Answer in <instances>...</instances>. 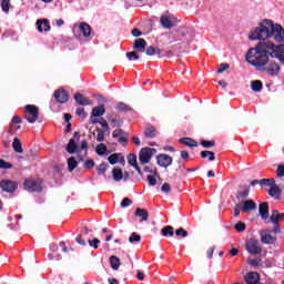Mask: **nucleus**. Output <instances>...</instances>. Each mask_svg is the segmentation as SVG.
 <instances>
[{"label": "nucleus", "mask_w": 284, "mask_h": 284, "mask_svg": "<svg viewBox=\"0 0 284 284\" xmlns=\"http://www.w3.org/2000/svg\"><path fill=\"white\" fill-rule=\"evenodd\" d=\"M161 191L164 192V194H170L172 192V186L170 183H164L161 187Z\"/></svg>", "instance_id": "nucleus-55"}, {"label": "nucleus", "mask_w": 284, "mask_h": 284, "mask_svg": "<svg viewBox=\"0 0 284 284\" xmlns=\"http://www.w3.org/2000/svg\"><path fill=\"white\" fill-rule=\"evenodd\" d=\"M79 30L85 38L90 37V34H92V27H90V24H88V22H80Z\"/></svg>", "instance_id": "nucleus-21"}, {"label": "nucleus", "mask_w": 284, "mask_h": 284, "mask_svg": "<svg viewBox=\"0 0 284 284\" xmlns=\"http://www.w3.org/2000/svg\"><path fill=\"white\" fill-rule=\"evenodd\" d=\"M108 161L111 165H116L119 163V154L113 153L108 158Z\"/></svg>", "instance_id": "nucleus-48"}, {"label": "nucleus", "mask_w": 284, "mask_h": 284, "mask_svg": "<svg viewBox=\"0 0 284 284\" xmlns=\"http://www.w3.org/2000/svg\"><path fill=\"white\" fill-rule=\"evenodd\" d=\"M103 114H105V105L104 104L93 108L92 112H91V118L92 116H103Z\"/></svg>", "instance_id": "nucleus-30"}, {"label": "nucleus", "mask_w": 284, "mask_h": 284, "mask_svg": "<svg viewBox=\"0 0 284 284\" xmlns=\"http://www.w3.org/2000/svg\"><path fill=\"white\" fill-rule=\"evenodd\" d=\"M200 156L202 159H209V161H216V156H215L214 152H212V151H202L200 153Z\"/></svg>", "instance_id": "nucleus-37"}, {"label": "nucleus", "mask_w": 284, "mask_h": 284, "mask_svg": "<svg viewBox=\"0 0 284 284\" xmlns=\"http://www.w3.org/2000/svg\"><path fill=\"white\" fill-rule=\"evenodd\" d=\"M173 159L172 156L168 155V154H159L156 155V163L160 168H170V165H172Z\"/></svg>", "instance_id": "nucleus-12"}, {"label": "nucleus", "mask_w": 284, "mask_h": 284, "mask_svg": "<svg viewBox=\"0 0 284 284\" xmlns=\"http://www.w3.org/2000/svg\"><path fill=\"white\" fill-rule=\"evenodd\" d=\"M131 34L132 37H135V38H139V37H143V32L136 28H134L132 31H131Z\"/></svg>", "instance_id": "nucleus-64"}, {"label": "nucleus", "mask_w": 284, "mask_h": 284, "mask_svg": "<svg viewBox=\"0 0 284 284\" xmlns=\"http://www.w3.org/2000/svg\"><path fill=\"white\" fill-rule=\"evenodd\" d=\"M67 163L69 172H74V170H77L79 165V162L77 161V159H74V156L69 158Z\"/></svg>", "instance_id": "nucleus-33"}, {"label": "nucleus", "mask_w": 284, "mask_h": 284, "mask_svg": "<svg viewBox=\"0 0 284 284\" xmlns=\"http://www.w3.org/2000/svg\"><path fill=\"white\" fill-rule=\"evenodd\" d=\"M139 241H141V235H139L136 232H133L129 237L130 243H139Z\"/></svg>", "instance_id": "nucleus-50"}, {"label": "nucleus", "mask_w": 284, "mask_h": 284, "mask_svg": "<svg viewBox=\"0 0 284 284\" xmlns=\"http://www.w3.org/2000/svg\"><path fill=\"white\" fill-rule=\"evenodd\" d=\"M83 168H84L85 170H92V168H94V160H87V161L84 162Z\"/></svg>", "instance_id": "nucleus-61"}, {"label": "nucleus", "mask_w": 284, "mask_h": 284, "mask_svg": "<svg viewBox=\"0 0 284 284\" xmlns=\"http://www.w3.org/2000/svg\"><path fill=\"white\" fill-rule=\"evenodd\" d=\"M37 26L38 32H50V21H48L47 19L38 20Z\"/></svg>", "instance_id": "nucleus-20"}, {"label": "nucleus", "mask_w": 284, "mask_h": 284, "mask_svg": "<svg viewBox=\"0 0 284 284\" xmlns=\"http://www.w3.org/2000/svg\"><path fill=\"white\" fill-rule=\"evenodd\" d=\"M88 243H89L90 247H93V250H99V243H101V240L95 237V239H93V241L88 240Z\"/></svg>", "instance_id": "nucleus-49"}, {"label": "nucleus", "mask_w": 284, "mask_h": 284, "mask_svg": "<svg viewBox=\"0 0 284 284\" xmlns=\"http://www.w3.org/2000/svg\"><path fill=\"white\" fill-rule=\"evenodd\" d=\"M24 119L28 123H37L39 121V108L34 104H27L24 106Z\"/></svg>", "instance_id": "nucleus-2"}, {"label": "nucleus", "mask_w": 284, "mask_h": 284, "mask_svg": "<svg viewBox=\"0 0 284 284\" xmlns=\"http://www.w3.org/2000/svg\"><path fill=\"white\" fill-rule=\"evenodd\" d=\"M171 45L169 47V50H164V54L162 57H168L170 59L173 54H176V52H181L183 49V44L179 42V40L171 41Z\"/></svg>", "instance_id": "nucleus-9"}, {"label": "nucleus", "mask_w": 284, "mask_h": 284, "mask_svg": "<svg viewBox=\"0 0 284 284\" xmlns=\"http://www.w3.org/2000/svg\"><path fill=\"white\" fill-rule=\"evenodd\" d=\"M65 150L69 154H74V152L79 150V144H77V140H74V138H71L69 140V143L67 144Z\"/></svg>", "instance_id": "nucleus-27"}, {"label": "nucleus", "mask_w": 284, "mask_h": 284, "mask_svg": "<svg viewBox=\"0 0 284 284\" xmlns=\"http://www.w3.org/2000/svg\"><path fill=\"white\" fill-rule=\"evenodd\" d=\"M112 176L114 181L119 182L123 180V171L121 169L115 168L112 170Z\"/></svg>", "instance_id": "nucleus-39"}, {"label": "nucleus", "mask_w": 284, "mask_h": 284, "mask_svg": "<svg viewBox=\"0 0 284 284\" xmlns=\"http://www.w3.org/2000/svg\"><path fill=\"white\" fill-rule=\"evenodd\" d=\"M109 261H110V265H111L112 270L116 271V270H119V267H121V260L119 257H116L115 255H111Z\"/></svg>", "instance_id": "nucleus-31"}, {"label": "nucleus", "mask_w": 284, "mask_h": 284, "mask_svg": "<svg viewBox=\"0 0 284 284\" xmlns=\"http://www.w3.org/2000/svg\"><path fill=\"white\" fill-rule=\"evenodd\" d=\"M250 196V186H245L244 191L239 192L236 194V199L241 200V199H247Z\"/></svg>", "instance_id": "nucleus-43"}, {"label": "nucleus", "mask_w": 284, "mask_h": 284, "mask_svg": "<svg viewBox=\"0 0 284 284\" xmlns=\"http://www.w3.org/2000/svg\"><path fill=\"white\" fill-rule=\"evenodd\" d=\"M201 145L204 148H214V145H216V142L214 140H202L201 141Z\"/></svg>", "instance_id": "nucleus-47"}, {"label": "nucleus", "mask_w": 284, "mask_h": 284, "mask_svg": "<svg viewBox=\"0 0 284 284\" xmlns=\"http://www.w3.org/2000/svg\"><path fill=\"white\" fill-rule=\"evenodd\" d=\"M24 190L28 192H42L43 191V181L41 180H26Z\"/></svg>", "instance_id": "nucleus-4"}, {"label": "nucleus", "mask_w": 284, "mask_h": 284, "mask_svg": "<svg viewBox=\"0 0 284 284\" xmlns=\"http://www.w3.org/2000/svg\"><path fill=\"white\" fill-rule=\"evenodd\" d=\"M276 175L278 176V179H283L284 176V165L280 164L276 169Z\"/></svg>", "instance_id": "nucleus-59"}, {"label": "nucleus", "mask_w": 284, "mask_h": 284, "mask_svg": "<svg viewBox=\"0 0 284 284\" xmlns=\"http://www.w3.org/2000/svg\"><path fill=\"white\" fill-rule=\"evenodd\" d=\"M242 212H254V210H256V202L253 200H247L244 202L243 206H242Z\"/></svg>", "instance_id": "nucleus-23"}, {"label": "nucleus", "mask_w": 284, "mask_h": 284, "mask_svg": "<svg viewBox=\"0 0 284 284\" xmlns=\"http://www.w3.org/2000/svg\"><path fill=\"white\" fill-rule=\"evenodd\" d=\"M180 143H182V145H186L187 148H199V142L192 138H182L180 139Z\"/></svg>", "instance_id": "nucleus-28"}, {"label": "nucleus", "mask_w": 284, "mask_h": 284, "mask_svg": "<svg viewBox=\"0 0 284 284\" xmlns=\"http://www.w3.org/2000/svg\"><path fill=\"white\" fill-rule=\"evenodd\" d=\"M175 236H179L180 239H187V236H190V233L185 229L180 227L175 230Z\"/></svg>", "instance_id": "nucleus-41"}, {"label": "nucleus", "mask_w": 284, "mask_h": 284, "mask_svg": "<svg viewBox=\"0 0 284 284\" xmlns=\"http://www.w3.org/2000/svg\"><path fill=\"white\" fill-rule=\"evenodd\" d=\"M135 216H139L140 223H143L144 221H148L150 219V213H148V210L138 207L135 210Z\"/></svg>", "instance_id": "nucleus-25"}, {"label": "nucleus", "mask_w": 284, "mask_h": 284, "mask_svg": "<svg viewBox=\"0 0 284 284\" xmlns=\"http://www.w3.org/2000/svg\"><path fill=\"white\" fill-rule=\"evenodd\" d=\"M126 58L129 59V61H132V59L134 61H139V59H141V55H139L136 51H131V52H126Z\"/></svg>", "instance_id": "nucleus-45"}, {"label": "nucleus", "mask_w": 284, "mask_h": 284, "mask_svg": "<svg viewBox=\"0 0 284 284\" xmlns=\"http://www.w3.org/2000/svg\"><path fill=\"white\" fill-rule=\"evenodd\" d=\"M75 242L78 243V245H82V246H85V245H87L85 240H83V235H78V236L75 237Z\"/></svg>", "instance_id": "nucleus-63"}, {"label": "nucleus", "mask_w": 284, "mask_h": 284, "mask_svg": "<svg viewBox=\"0 0 284 284\" xmlns=\"http://www.w3.org/2000/svg\"><path fill=\"white\" fill-rule=\"evenodd\" d=\"M260 216L263 221H267L270 219V203L263 202L258 205Z\"/></svg>", "instance_id": "nucleus-14"}, {"label": "nucleus", "mask_w": 284, "mask_h": 284, "mask_svg": "<svg viewBox=\"0 0 284 284\" xmlns=\"http://www.w3.org/2000/svg\"><path fill=\"white\" fill-rule=\"evenodd\" d=\"M97 132H98V135H97L98 143H102V141H105V131H103V129L98 128Z\"/></svg>", "instance_id": "nucleus-44"}, {"label": "nucleus", "mask_w": 284, "mask_h": 284, "mask_svg": "<svg viewBox=\"0 0 284 284\" xmlns=\"http://www.w3.org/2000/svg\"><path fill=\"white\" fill-rule=\"evenodd\" d=\"M284 219V213H280L275 219H274V224H273V234H281V221Z\"/></svg>", "instance_id": "nucleus-24"}, {"label": "nucleus", "mask_w": 284, "mask_h": 284, "mask_svg": "<svg viewBox=\"0 0 284 284\" xmlns=\"http://www.w3.org/2000/svg\"><path fill=\"white\" fill-rule=\"evenodd\" d=\"M73 99L78 105H92V100L85 98L81 93H75Z\"/></svg>", "instance_id": "nucleus-16"}, {"label": "nucleus", "mask_w": 284, "mask_h": 284, "mask_svg": "<svg viewBox=\"0 0 284 284\" xmlns=\"http://www.w3.org/2000/svg\"><path fill=\"white\" fill-rule=\"evenodd\" d=\"M272 232H274V229L271 230H263L260 233L261 236V243L264 245H274L276 243V236L272 235Z\"/></svg>", "instance_id": "nucleus-6"}, {"label": "nucleus", "mask_w": 284, "mask_h": 284, "mask_svg": "<svg viewBox=\"0 0 284 284\" xmlns=\"http://www.w3.org/2000/svg\"><path fill=\"white\" fill-rule=\"evenodd\" d=\"M159 135V131L154 126H146L144 130V136L146 139H154Z\"/></svg>", "instance_id": "nucleus-29"}, {"label": "nucleus", "mask_w": 284, "mask_h": 284, "mask_svg": "<svg viewBox=\"0 0 284 284\" xmlns=\"http://www.w3.org/2000/svg\"><path fill=\"white\" fill-rule=\"evenodd\" d=\"M1 8H2L3 12H9L10 11V0H2Z\"/></svg>", "instance_id": "nucleus-52"}, {"label": "nucleus", "mask_w": 284, "mask_h": 284, "mask_svg": "<svg viewBox=\"0 0 284 284\" xmlns=\"http://www.w3.org/2000/svg\"><path fill=\"white\" fill-rule=\"evenodd\" d=\"M272 37L277 43H284V29L281 24H274V21L264 19L248 33L251 41L258 42L254 48L248 49L245 59L257 72H265L268 77H278L281 65L271 59H278L284 65V44L270 41Z\"/></svg>", "instance_id": "nucleus-1"}, {"label": "nucleus", "mask_w": 284, "mask_h": 284, "mask_svg": "<svg viewBox=\"0 0 284 284\" xmlns=\"http://www.w3.org/2000/svg\"><path fill=\"white\" fill-rule=\"evenodd\" d=\"M128 163H129V165L134 168V170H136V172H138V174H140V176H143V171H141V166H139V163H136V154L130 153L128 155Z\"/></svg>", "instance_id": "nucleus-15"}, {"label": "nucleus", "mask_w": 284, "mask_h": 284, "mask_svg": "<svg viewBox=\"0 0 284 284\" xmlns=\"http://www.w3.org/2000/svg\"><path fill=\"white\" fill-rule=\"evenodd\" d=\"M162 236H174V226L166 225L161 230Z\"/></svg>", "instance_id": "nucleus-36"}, {"label": "nucleus", "mask_w": 284, "mask_h": 284, "mask_svg": "<svg viewBox=\"0 0 284 284\" xmlns=\"http://www.w3.org/2000/svg\"><path fill=\"white\" fill-rule=\"evenodd\" d=\"M160 23L162 28H165L166 30H172V28H174V22H172L168 16H161Z\"/></svg>", "instance_id": "nucleus-26"}, {"label": "nucleus", "mask_w": 284, "mask_h": 284, "mask_svg": "<svg viewBox=\"0 0 284 284\" xmlns=\"http://www.w3.org/2000/svg\"><path fill=\"white\" fill-rule=\"evenodd\" d=\"M105 172H108V163L102 162L97 166V173L99 176H105Z\"/></svg>", "instance_id": "nucleus-38"}, {"label": "nucleus", "mask_w": 284, "mask_h": 284, "mask_svg": "<svg viewBox=\"0 0 284 284\" xmlns=\"http://www.w3.org/2000/svg\"><path fill=\"white\" fill-rule=\"evenodd\" d=\"M0 187L3 192H8L9 194H12L17 192L19 184L12 180H2L0 181Z\"/></svg>", "instance_id": "nucleus-7"}, {"label": "nucleus", "mask_w": 284, "mask_h": 284, "mask_svg": "<svg viewBox=\"0 0 284 284\" xmlns=\"http://www.w3.org/2000/svg\"><path fill=\"white\" fill-rule=\"evenodd\" d=\"M145 53L148 54V57H154V54H159L160 57H163V54H165V49H159L150 45L146 48Z\"/></svg>", "instance_id": "nucleus-22"}, {"label": "nucleus", "mask_w": 284, "mask_h": 284, "mask_svg": "<svg viewBox=\"0 0 284 284\" xmlns=\"http://www.w3.org/2000/svg\"><path fill=\"white\" fill-rule=\"evenodd\" d=\"M148 47V42L145 39L140 38L135 39L133 43V50H139L140 52H145V48Z\"/></svg>", "instance_id": "nucleus-18"}, {"label": "nucleus", "mask_w": 284, "mask_h": 284, "mask_svg": "<svg viewBox=\"0 0 284 284\" xmlns=\"http://www.w3.org/2000/svg\"><path fill=\"white\" fill-rule=\"evenodd\" d=\"M235 230H236V232H245V223L239 221V222L235 224Z\"/></svg>", "instance_id": "nucleus-57"}, {"label": "nucleus", "mask_w": 284, "mask_h": 284, "mask_svg": "<svg viewBox=\"0 0 284 284\" xmlns=\"http://www.w3.org/2000/svg\"><path fill=\"white\" fill-rule=\"evenodd\" d=\"M109 123L112 125V128H121L123 125V120H121L116 114L112 113L108 116Z\"/></svg>", "instance_id": "nucleus-19"}, {"label": "nucleus", "mask_w": 284, "mask_h": 284, "mask_svg": "<svg viewBox=\"0 0 284 284\" xmlns=\"http://www.w3.org/2000/svg\"><path fill=\"white\" fill-rule=\"evenodd\" d=\"M154 154H156V149H150L148 146L141 149V151L139 153V161H140L141 165H145V164L150 163V161L152 160V156H154Z\"/></svg>", "instance_id": "nucleus-3"}, {"label": "nucleus", "mask_w": 284, "mask_h": 284, "mask_svg": "<svg viewBox=\"0 0 284 284\" xmlns=\"http://www.w3.org/2000/svg\"><path fill=\"white\" fill-rule=\"evenodd\" d=\"M129 136L130 134L123 131V129H116L112 132V138L118 139V142L120 145H123V148H125V143H128Z\"/></svg>", "instance_id": "nucleus-10"}, {"label": "nucleus", "mask_w": 284, "mask_h": 284, "mask_svg": "<svg viewBox=\"0 0 284 284\" xmlns=\"http://www.w3.org/2000/svg\"><path fill=\"white\" fill-rule=\"evenodd\" d=\"M275 184H276V180L274 178L260 180L261 186L272 187Z\"/></svg>", "instance_id": "nucleus-35"}, {"label": "nucleus", "mask_w": 284, "mask_h": 284, "mask_svg": "<svg viewBox=\"0 0 284 284\" xmlns=\"http://www.w3.org/2000/svg\"><path fill=\"white\" fill-rule=\"evenodd\" d=\"M100 125L103 128L102 130L104 132H110V125L108 124V120L101 118V120L99 121Z\"/></svg>", "instance_id": "nucleus-51"}, {"label": "nucleus", "mask_w": 284, "mask_h": 284, "mask_svg": "<svg viewBox=\"0 0 284 284\" xmlns=\"http://www.w3.org/2000/svg\"><path fill=\"white\" fill-rule=\"evenodd\" d=\"M132 205V200L130 197H124L120 204V207H130Z\"/></svg>", "instance_id": "nucleus-54"}, {"label": "nucleus", "mask_w": 284, "mask_h": 284, "mask_svg": "<svg viewBox=\"0 0 284 284\" xmlns=\"http://www.w3.org/2000/svg\"><path fill=\"white\" fill-rule=\"evenodd\" d=\"M23 123V120L19 115H14L11 120L12 125H21Z\"/></svg>", "instance_id": "nucleus-56"}, {"label": "nucleus", "mask_w": 284, "mask_h": 284, "mask_svg": "<svg viewBox=\"0 0 284 284\" xmlns=\"http://www.w3.org/2000/svg\"><path fill=\"white\" fill-rule=\"evenodd\" d=\"M261 258H254L248 261V265H252L253 267H261Z\"/></svg>", "instance_id": "nucleus-60"}, {"label": "nucleus", "mask_w": 284, "mask_h": 284, "mask_svg": "<svg viewBox=\"0 0 284 284\" xmlns=\"http://www.w3.org/2000/svg\"><path fill=\"white\" fill-rule=\"evenodd\" d=\"M244 281L246 284H261V275L257 272H248L244 276Z\"/></svg>", "instance_id": "nucleus-13"}, {"label": "nucleus", "mask_w": 284, "mask_h": 284, "mask_svg": "<svg viewBox=\"0 0 284 284\" xmlns=\"http://www.w3.org/2000/svg\"><path fill=\"white\" fill-rule=\"evenodd\" d=\"M12 148L17 154H22L23 153V146L21 144V140L19 138L13 139Z\"/></svg>", "instance_id": "nucleus-32"}, {"label": "nucleus", "mask_w": 284, "mask_h": 284, "mask_svg": "<svg viewBox=\"0 0 284 284\" xmlns=\"http://www.w3.org/2000/svg\"><path fill=\"white\" fill-rule=\"evenodd\" d=\"M251 90H253V92H261V90H263V82L261 80L252 81Z\"/></svg>", "instance_id": "nucleus-34"}, {"label": "nucleus", "mask_w": 284, "mask_h": 284, "mask_svg": "<svg viewBox=\"0 0 284 284\" xmlns=\"http://www.w3.org/2000/svg\"><path fill=\"white\" fill-rule=\"evenodd\" d=\"M53 97L57 101V103H60L61 105L68 103L70 101V93L65 91V89H58L54 91Z\"/></svg>", "instance_id": "nucleus-8"}, {"label": "nucleus", "mask_w": 284, "mask_h": 284, "mask_svg": "<svg viewBox=\"0 0 284 284\" xmlns=\"http://www.w3.org/2000/svg\"><path fill=\"white\" fill-rule=\"evenodd\" d=\"M146 181L149 182V185H151V186L156 185V178H154L153 175H148Z\"/></svg>", "instance_id": "nucleus-62"}, {"label": "nucleus", "mask_w": 284, "mask_h": 284, "mask_svg": "<svg viewBox=\"0 0 284 284\" xmlns=\"http://www.w3.org/2000/svg\"><path fill=\"white\" fill-rule=\"evenodd\" d=\"M245 247L248 254L256 255L263 252V246H261V242H258V240L250 239L246 242Z\"/></svg>", "instance_id": "nucleus-5"}, {"label": "nucleus", "mask_w": 284, "mask_h": 284, "mask_svg": "<svg viewBox=\"0 0 284 284\" xmlns=\"http://www.w3.org/2000/svg\"><path fill=\"white\" fill-rule=\"evenodd\" d=\"M225 70H230V64L221 63L217 68V74H223Z\"/></svg>", "instance_id": "nucleus-53"}, {"label": "nucleus", "mask_w": 284, "mask_h": 284, "mask_svg": "<svg viewBox=\"0 0 284 284\" xmlns=\"http://www.w3.org/2000/svg\"><path fill=\"white\" fill-rule=\"evenodd\" d=\"M282 193L283 191L276 184L271 186V189L268 190V196H272V199H275V201H281Z\"/></svg>", "instance_id": "nucleus-17"}, {"label": "nucleus", "mask_w": 284, "mask_h": 284, "mask_svg": "<svg viewBox=\"0 0 284 284\" xmlns=\"http://www.w3.org/2000/svg\"><path fill=\"white\" fill-rule=\"evenodd\" d=\"M75 114L77 116H80V119H88V112H85V109L83 108H78Z\"/></svg>", "instance_id": "nucleus-46"}, {"label": "nucleus", "mask_w": 284, "mask_h": 284, "mask_svg": "<svg viewBox=\"0 0 284 284\" xmlns=\"http://www.w3.org/2000/svg\"><path fill=\"white\" fill-rule=\"evenodd\" d=\"M178 37H180L181 41L186 44L191 43L192 39H194L192 31L185 27H182L178 30Z\"/></svg>", "instance_id": "nucleus-11"}, {"label": "nucleus", "mask_w": 284, "mask_h": 284, "mask_svg": "<svg viewBox=\"0 0 284 284\" xmlns=\"http://www.w3.org/2000/svg\"><path fill=\"white\" fill-rule=\"evenodd\" d=\"M115 108L120 112H132V108L123 102L118 103Z\"/></svg>", "instance_id": "nucleus-42"}, {"label": "nucleus", "mask_w": 284, "mask_h": 284, "mask_svg": "<svg viewBox=\"0 0 284 284\" xmlns=\"http://www.w3.org/2000/svg\"><path fill=\"white\" fill-rule=\"evenodd\" d=\"M0 169L1 170H10V169H12V164L0 159Z\"/></svg>", "instance_id": "nucleus-58"}, {"label": "nucleus", "mask_w": 284, "mask_h": 284, "mask_svg": "<svg viewBox=\"0 0 284 284\" xmlns=\"http://www.w3.org/2000/svg\"><path fill=\"white\" fill-rule=\"evenodd\" d=\"M95 152L99 156H103L108 152V146L104 143H100L97 145Z\"/></svg>", "instance_id": "nucleus-40"}]
</instances>
